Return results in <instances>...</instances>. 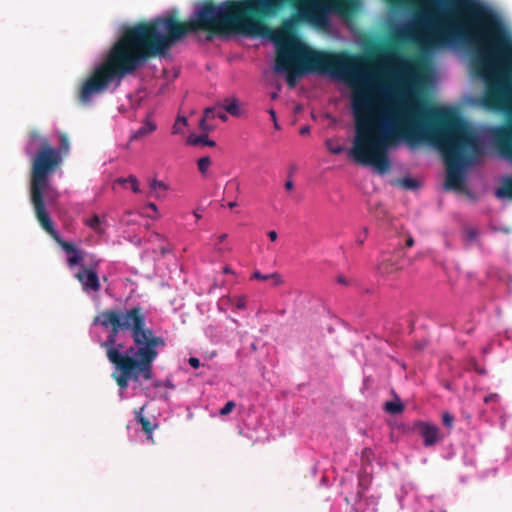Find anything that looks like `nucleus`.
<instances>
[{
    "mask_svg": "<svg viewBox=\"0 0 512 512\" xmlns=\"http://www.w3.org/2000/svg\"><path fill=\"white\" fill-rule=\"evenodd\" d=\"M372 108V98L368 93L353 95L352 112L356 123L349 156L357 163L373 167L379 174L388 171L390 160L387 152L391 146L401 142L415 146L425 138L428 133L426 116H433L443 122L440 128L433 131V136L446 165V189H457L464 181L465 169L470 164L465 150L482 154L488 141L499 145L491 136L495 128L482 133L460 118L447 119V109H429L421 105L381 111L376 123L377 136L373 138L371 121L365 116Z\"/></svg>",
    "mask_w": 512,
    "mask_h": 512,
    "instance_id": "nucleus-1",
    "label": "nucleus"
},
{
    "mask_svg": "<svg viewBox=\"0 0 512 512\" xmlns=\"http://www.w3.org/2000/svg\"><path fill=\"white\" fill-rule=\"evenodd\" d=\"M305 1L200 0L186 21L171 9L149 22L121 23L117 32H298V23L308 18Z\"/></svg>",
    "mask_w": 512,
    "mask_h": 512,
    "instance_id": "nucleus-2",
    "label": "nucleus"
},
{
    "mask_svg": "<svg viewBox=\"0 0 512 512\" xmlns=\"http://www.w3.org/2000/svg\"><path fill=\"white\" fill-rule=\"evenodd\" d=\"M90 336L106 350L115 367L113 377L121 397L129 386L137 389L153 378V363L166 347L148 309L140 304L100 312L92 322Z\"/></svg>",
    "mask_w": 512,
    "mask_h": 512,
    "instance_id": "nucleus-3",
    "label": "nucleus"
},
{
    "mask_svg": "<svg viewBox=\"0 0 512 512\" xmlns=\"http://www.w3.org/2000/svg\"><path fill=\"white\" fill-rule=\"evenodd\" d=\"M298 34H204L200 41L212 42L216 39L222 41L240 40L241 38L254 39L260 37L262 42L272 43L276 51L274 69L278 73L288 74L287 82L293 86L297 77L317 74L329 76L338 81H345L352 86L362 85L363 88L353 91L366 92L372 98L373 94L389 98L391 89L383 83L374 84L375 76L361 60L347 62L340 54H326L312 50L296 36Z\"/></svg>",
    "mask_w": 512,
    "mask_h": 512,
    "instance_id": "nucleus-4",
    "label": "nucleus"
},
{
    "mask_svg": "<svg viewBox=\"0 0 512 512\" xmlns=\"http://www.w3.org/2000/svg\"><path fill=\"white\" fill-rule=\"evenodd\" d=\"M392 5L411 2L403 27L377 32H512V21L483 0H387ZM350 32H366L351 25Z\"/></svg>",
    "mask_w": 512,
    "mask_h": 512,
    "instance_id": "nucleus-5",
    "label": "nucleus"
},
{
    "mask_svg": "<svg viewBox=\"0 0 512 512\" xmlns=\"http://www.w3.org/2000/svg\"><path fill=\"white\" fill-rule=\"evenodd\" d=\"M111 47L106 63L101 64L118 84L124 77L145 66L149 58H169L170 48L189 34H121Z\"/></svg>",
    "mask_w": 512,
    "mask_h": 512,
    "instance_id": "nucleus-6",
    "label": "nucleus"
},
{
    "mask_svg": "<svg viewBox=\"0 0 512 512\" xmlns=\"http://www.w3.org/2000/svg\"><path fill=\"white\" fill-rule=\"evenodd\" d=\"M70 143L64 134H60L59 146L53 147L49 139L36 131L29 133L24 152L31 161L29 183L30 202H48L58 204L59 190L53 185L51 178L63 163L68 154Z\"/></svg>",
    "mask_w": 512,
    "mask_h": 512,
    "instance_id": "nucleus-7",
    "label": "nucleus"
},
{
    "mask_svg": "<svg viewBox=\"0 0 512 512\" xmlns=\"http://www.w3.org/2000/svg\"><path fill=\"white\" fill-rule=\"evenodd\" d=\"M35 217L40 226L57 242L66 254V262L69 269L73 270L84 264L83 251L75 243L65 241L55 228L50 214L57 207V204H48V202L31 203Z\"/></svg>",
    "mask_w": 512,
    "mask_h": 512,
    "instance_id": "nucleus-8",
    "label": "nucleus"
},
{
    "mask_svg": "<svg viewBox=\"0 0 512 512\" xmlns=\"http://www.w3.org/2000/svg\"><path fill=\"white\" fill-rule=\"evenodd\" d=\"M380 61L385 66L394 67L397 85L403 93H409L421 82V76L409 58L395 52H386L381 55Z\"/></svg>",
    "mask_w": 512,
    "mask_h": 512,
    "instance_id": "nucleus-9",
    "label": "nucleus"
},
{
    "mask_svg": "<svg viewBox=\"0 0 512 512\" xmlns=\"http://www.w3.org/2000/svg\"><path fill=\"white\" fill-rule=\"evenodd\" d=\"M121 84L116 82V78L104 66L99 64L96 66L94 73L82 85L79 101L88 105L93 98L107 90L114 92Z\"/></svg>",
    "mask_w": 512,
    "mask_h": 512,
    "instance_id": "nucleus-10",
    "label": "nucleus"
},
{
    "mask_svg": "<svg viewBox=\"0 0 512 512\" xmlns=\"http://www.w3.org/2000/svg\"><path fill=\"white\" fill-rule=\"evenodd\" d=\"M99 261L91 262L86 265L85 263L78 267L74 273V277L81 284L84 293L94 297L101 289V283L98 276Z\"/></svg>",
    "mask_w": 512,
    "mask_h": 512,
    "instance_id": "nucleus-11",
    "label": "nucleus"
},
{
    "mask_svg": "<svg viewBox=\"0 0 512 512\" xmlns=\"http://www.w3.org/2000/svg\"><path fill=\"white\" fill-rule=\"evenodd\" d=\"M412 429L421 436L425 447L434 446L445 438V434L440 431L437 425L422 420L415 421Z\"/></svg>",
    "mask_w": 512,
    "mask_h": 512,
    "instance_id": "nucleus-12",
    "label": "nucleus"
},
{
    "mask_svg": "<svg viewBox=\"0 0 512 512\" xmlns=\"http://www.w3.org/2000/svg\"><path fill=\"white\" fill-rule=\"evenodd\" d=\"M341 18L353 22L361 11V0H329Z\"/></svg>",
    "mask_w": 512,
    "mask_h": 512,
    "instance_id": "nucleus-13",
    "label": "nucleus"
},
{
    "mask_svg": "<svg viewBox=\"0 0 512 512\" xmlns=\"http://www.w3.org/2000/svg\"><path fill=\"white\" fill-rule=\"evenodd\" d=\"M401 509L412 507L418 500V493L415 485L407 482L401 485L396 493Z\"/></svg>",
    "mask_w": 512,
    "mask_h": 512,
    "instance_id": "nucleus-14",
    "label": "nucleus"
},
{
    "mask_svg": "<svg viewBox=\"0 0 512 512\" xmlns=\"http://www.w3.org/2000/svg\"><path fill=\"white\" fill-rule=\"evenodd\" d=\"M405 260L400 259V254L391 255L390 253H383L379 264V271L381 273H392L396 270L404 268Z\"/></svg>",
    "mask_w": 512,
    "mask_h": 512,
    "instance_id": "nucleus-15",
    "label": "nucleus"
},
{
    "mask_svg": "<svg viewBox=\"0 0 512 512\" xmlns=\"http://www.w3.org/2000/svg\"><path fill=\"white\" fill-rule=\"evenodd\" d=\"M84 224L99 235H103L105 233V217H101L98 214H93L91 217L84 219Z\"/></svg>",
    "mask_w": 512,
    "mask_h": 512,
    "instance_id": "nucleus-16",
    "label": "nucleus"
},
{
    "mask_svg": "<svg viewBox=\"0 0 512 512\" xmlns=\"http://www.w3.org/2000/svg\"><path fill=\"white\" fill-rule=\"evenodd\" d=\"M156 128H157V125L155 124V122H153L149 118H146L145 121L143 122L142 126L139 127L137 130H135L132 133L131 140L141 139V138L145 137L146 135L155 131Z\"/></svg>",
    "mask_w": 512,
    "mask_h": 512,
    "instance_id": "nucleus-17",
    "label": "nucleus"
},
{
    "mask_svg": "<svg viewBox=\"0 0 512 512\" xmlns=\"http://www.w3.org/2000/svg\"><path fill=\"white\" fill-rule=\"evenodd\" d=\"M221 107L231 116L239 117L241 115L239 100L236 97L225 98Z\"/></svg>",
    "mask_w": 512,
    "mask_h": 512,
    "instance_id": "nucleus-18",
    "label": "nucleus"
},
{
    "mask_svg": "<svg viewBox=\"0 0 512 512\" xmlns=\"http://www.w3.org/2000/svg\"><path fill=\"white\" fill-rule=\"evenodd\" d=\"M143 410L144 407H141L139 410L135 411V420L142 426V429L148 435V437H151L156 425L143 416Z\"/></svg>",
    "mask_w": 512,
    "mask_h": 512,
    "instance_id": "nucleus-19",
    "label": "nucleus"
},
{
    "mask_svg": "<svg viewBox=\"0 0 512 512\" xmlns=\"http://www.w3.org/2000/svg\"><path fill=\"white\" fill-rule=\"evenodd\" d=\"M188 144L192 146H216V142L214 140L209 139L206 133L200 135H190L187 140Z\"/></svg>",
    "mask_w": 512,
    "mask_h": 512,
    "instance_id": "nucleus-20",
    "label": "nucleus"
},
{
    "mask_svg": "<svg viewBox=\"0 0 512 512\" xmlns=\"http://www.w3.org/2000/svg\"><path fill=\"white\" fill-rule=\"evenodd\" d=\"M251 278L255 279V280H260V281H266L268 279H273L275 286L281 285L283 282L281 279V276L276 272L271 273V274H262L260 271H254Z\"/></svg>",
    "mask_w": 512,
    "mask_h": 512,
    "instance_id": "nucleus-21",
    "label": "nucleus"
},
{
    "mask_svg": "<svg viewBox=\"0 0 512 512\" xmlns=\"http://www.w3.org/2000/svg\"><path fill=\"white\" fill-rule=\"evenodd\" d=\"M384 409L392 414V415H396V414H399V413H402L403 410H404V405L403 403L400 401L399 398H397L396 400H393V401H387L384 405Z\"/></svg>",
    "mask_w": 512,
    "mask_h": 512,
    "instance_id": "nucleus-22",
    "label": "nucleus"
},
{
    "mask_svg": "<svg viewBox=\"0 0 512 512\" xmlns=\"http://www.w3.org/2000/svg\"><path fill=\"white\" fill-rule=\"evenodd\" d=\"M188 121L184 116H178L175 120V123L172 126V134H181L183 133L184 128L187 126Z\"/></svg>",
    "mask_w": 512,
    "mask_h": 512,
    "instance_id": "nucleus-23",
    "label": "nucleus"
},
{
    "mask_svg": "<svg viewBox=\"0 0 512 512\" xmlns=\"http://www.w3.org/2000/svg\"><path fill=\"white\" fill-rule=\"evenodd\" d=\"M117 182L120 184L129 183L130 187L134 193H138L140 191L139 182H138L137 178L133 175H130L128 178H119L117 180Z\"/></svg>",
    "mask_w": 512,
    "mask_h": 512,
    "instance_id": "nucleus-24",
    "label": "nucleus"
},
{
    "mask_svg": "<svg viewBox=\"0 0 512 512\" xmlns=\"http://www.w3.org/2000/svg\"><path fill=\"white\" fill-rule=\"evenodd\" d=\"M464 240L467 243H473L478 238V230L474 227L467 226L464 228Z\"/></svg>",
    "mask_w": 512,
    "mask_h": 512,
    "instance_id": "nucleus-25",
    "label": "nucleus"
},
{
    "mask_svg": "<svg viewBox=\"0 0 512 512\" xmlns=\"http://www.w3.org/2000/svg\"><path fill=\"white\" fill-rule=\"evenodd\" d=\"M199 172L206 176L209 166L211 165V158L209 156H204L198 159L197 161Z\"/></svg>",
    "mask_w": 512,
    "mask_h": 512,
    "instance_id": "nucleus-26",
    "label": "nucleus"
},
{
    "mask_svg": "<svg viewBox=\"0 0 512 512\" xmlns=\"http://www.w3.org/2000/svg\"><path fill=\"white\" fill-rule=\"evenodd\" d=\"M400 183L405 189L408 190H415L420 186L419 181L412 177H404L400 180Z\"/></svg>",
    "mask_w": 512,
    "mask_h": 512,
    "instance_id": "nucleus-27",
    "label": "nucleus"
},
{
    "mask_svg": "<svg viewBox=\"0 0 512 512\" xmlns=\"http://www.w3.org/2000/svg\"><path fill=\"white\" fill-rule=\"evenodd\" d=\"M442 422H443V425L448 429V430H451L453 428V425H454V417L451 413L449 412H444L443 415H442Z\"/></svg>",
    "mask_w": 512,
    "mask_h": 512,
    "instance_id": "nucleus-28",
    "label": "nucleus"
},
{
    "mask_svg": "<svg viewBox=\"0 0 512 512\" xmlns=\"http://www.w3.org/2000/svg\"><path fill=\"white\" fill-rule=\"evenodd\" d=\"M236 407V403L232 400L226 402V404L220 409L219 414L221 416H226L230 414L234 408Z\"/></svg>",
    "mask_w": 512,
    "mask_h": 512,
    "instance_id": "nucleus-29",
    "label": "nucleus"
},
{
    "mask_svg": "<svg viewBox=\"0 0 512 512\" xmlns=\"http://www.w3.org/2000/svg\"><path fill=\"white\" fill-rule=\"evenodd\" d=\"M207 119H214L216 118V107H207L204 110V115Z\"/></svg>",
    "mask_w": 512,
    "mask_h": 512,
    "instance_id": "nucleus-30",
    "label": "nucleus"
},
{
    "mask_svg": "<svg viewBox=\"0 0 512 512\" xmlns=\"http://www.w3.org/2000/svg\"><path fill=\"white\" fill-rule=\"evenodd\" d=\"M150 188L152 190H157V189H163V190H166V185L162 182V181H158L156 179H153L150 183Z\"/></svg>",
    "mask_w": 512,
    "mask_h": 512,
    "instance_id": "nucleus-31",
    "label": "nucleus"
},
{
    "mask_svg": "<svg viewBox=\"0 0 512 512\" xmlns=\"http://www.w3.org/2000/svg\"><path fill=\"white\" fill-rule=\"evenodd\" d=\"M207 118L204 116L199 121V128L205 132L212 130V126L207 123Z\"/></svg>",
    "mask_w": 512,
    "mask_h": 512,
    "instance_id": "nucleus-32",
    "label": "nucleus"
},
{
    "mask_svg": "<svg viewBox=\"0 0 512 512\" xmlns=\"http://www.w3.org/2000/svg\"><path fill=\"white\" fill-rule=\"evenodd\" d=\"M367 235H368V228H367V227H365V228L363 229V232H362V233H360V234L357 236V238H356V243H357L358 245H362V244L365 242V240H366V238H367Z\"/></svg>",
    "mask_w": 512,
    "mask_h": 512,
    "instance_id": "nucleus-33",
    "label": "nucleus"
},
{
    "mask_svg": "<svg viewBox=\"0 0 512 512\" xmlns=\"http://www.w3.org/2000/svg\"><path fill=\"white\" fill-rule=\"evenodd\" d=\"M327 146H328V150L332 153V154H335V155H338L340 153H342L344 151V147L341 146V145H337V146H330L329 145V141L327 142Z\"/></svg>",
    "mask_w": 512,
    "mask_h": 512,
    "instance_id": "nucleus-34",
    "label": "nucleus"
},
{
    "mask_svg": "<svg viewBox=\"0 0 512 512\" xmlns=\"http://www.w3.org/2000/svg\"><path fill=\"white\" fill-rule=\"evenodd\" d=\"M188 363L194 369H198L201 366V362L197 357H190Z\"/></svg>",
    "mask_w": 512,
    "mask_h": 512,
    "instance_id": "nucleus-35",
    "label": "nucleus"
},
{
    "mask_svg": "<svg viewBox=\"0 0 512 512\" xmlns=\"http://www.w3.org/2000/svg\"><path fill=\"white\" fill-rule=\"evenodd\" d=\"M227 237H228V235H227V234H222V235H220V236L218 237V240H219V241H218V243H216L215 245H216V247H217V249H218L219 251H224V250H225V248L221 247L220 245H221L222 243H224V241L227 239Z\"/></svg>",
    "mask_w": 512,
    "mask_h": 512,
    "instance_id": "nucleus-36",
    "label": "nucleus"
},
{
    "mask_svg": "<svg viewBox=\"0 0 512 512\" xmlns=\"http://www.w3.org/2000/svg\"><path fill=\"white\" fill-rule=\"evenodd\" d=\"M227 112L219 110L216 108V118H219L223 122L227 121L228 117L226 115Z\"/></svg>",
    "mask_w": 512,
    "mask_h": 512,
    "instance_id": "nucleus-37",
    "label": "nucleus"
},
{
    "mask_svg": "<svg viewBox=\"0 0 512 512\" xmlns=\"http://www.w3.org/2000/svg\"><path fill=\"white\" fill-rule=\"evenodd\" d=\"M228 186L229 187H234L235 188V191L236 193H239L240 192V184L237 180L235 179H232L228 182Z\"/></svg>",
    "mask_w": 512,
    "mask_h": 512,
    "instance_id": "nucleus-38",
    "label": "nucleus"
},
{
    "mask_svg": "<svg viewBox=\"0 0 512 512\" xmlns=\"http://www.w3.org/2000/svg\"><path fill=\"white\" fill-rule=\"evenodd\" d=\"M498 397H499V396H498V394H496V393H490V394H488L487 396H485V398H484V402H485V403H489V402H491V401H496V400L498 399Z\"/></svg>",
    "mask_w": 512,
    "mask_h": 512,
    "instance_id": "nucleus-39",
    "label": "nucleus"
},
{
    "mask_svg": "<svg viewBox=\"0 0 512 512\" xmlns=\"http://www.w3.org/2000/svg\"><path fill=\"white\" fill-rule=\"evenodd\" d=\"M336 280H337V283L344 285V286H347L349 284L348 279L346 277H344L343 275H338Z\"/></svg>",
    "mask_w": 512,
    "mask_h": 512,
    "instance_id": "nucleus-40",
    "label": "nucleus"
},
{
    "mask_svg": "<svg viewBox=\"0 0 512 512\" xmlns=\"http://www.w3.org/2000/svg\"><path fill=\"white\" fill-rule=\"evenodd\" d=\"M299 133L302 136L308 135L310 133V126H308V125L302 126L299 130Z\"/></svg>",
    "mask_w": 512,
    "mask_h": 512,
    "instance_id": "nucleus-41",
    "label": "nucleus"
},
{
    "mask_svg": "<svg viewBox=\"0 0 512 512\" xmlns=\"http://www.w3.org/2000/svg\"><path fill=\"white\" fill-rule=\"evenodd\" d=\"M267 235H268V237H269V239H270L271 241H276V240H277V238H278V234H277V232H276L275 230H271V231H269V232L267 233Z\"/></svg>",
    "mask_w": 512,
    "mask_h": 512,
    "instance_id": "nucleus-42",
    "label": "nucleus"
},
{
    "mask_svg": "<svg viewBox=\"0 0 512 512\" xmlns=\"http://www.w3.org/2000/svg\"><path fill=\"white\" fill-rule=\"evenodd\" d=\"M294 187V182L291 178H288L287 181L285 182V189L286 190H292Z\"/></svg>",
    "mask_w": 512,
    "mask_h": 512,
    "instance_id": "nucleus-43",
    "label": "nucleus"
},
{
    "mask_svg": "<svg viewBox=\"0 0 512 512\" xmlns=\"http://www.w3.org/2000/svg\"><path fill=\"white\" fill-rule=\"evenodd\" d=\"M236 307L238 309H244L246 307L245 300L244 299H239L237 301Z\"/></svg>",
    "mask_w": 512,
    "mask_h": 512,
    "instance_id": "nucleus-44",
    "label": "nucleus"
},
{
    "mask_svg": "<svg viewBox=\"0 0 512 512\" xmlns=\"http://www.w3.org/2000/svg\"><path fill=\"white\" fill-rule=\"evenodd\" d=\"M267 112L269 113L271 120L275 121V119L277 118L275 110L273 108H270L267 110Z\"/></svg>",
    "mask_w": 512,
    "mask_h": 512,
    "instance_id": "nucleus-45",
    "label": "nucleus"
},
{
    "mask_svg": "<svg viewBox=\"0 0 512 512\" xmlns=\"http://www.w3.org/2000/svg\"><path fill=\"white\" fill-rule=\"evenodd\" d=\"M413 245H414V239L411 236H409L406 240V246L412 247Z\"/></svg>",
    "mask_w": 512,
    "mask_h": 512,
    "instance_id": "nucleus-46",
    "label": "nucleus"
},
{
    "mask_svg": "<svg viewBox=\"0 0 512 512\" xmlns=\"http://www.w3.org/2000/svg\"><path fill=\"white\" fill-rule=\"evenodd\" d=\"M227 206H228L230 209H232V208H234V207H236V206H237V202H236V201L228 202Z\"/></svg>",
    "mask_w": 512,
    "mask_h": 512,
    "instance_id": "nucleus-47",
    "label": "nucleus"
},
{
    "mask_svg": "<svg viewBox=\"0 0 512 512\" xmlns=\"http://www.w3.org/2000/svg\"><path fill=\"white\" fill-rule=\"evenodd\" d=\"M294 170H295V167H291L290 171H289V175H288V178H291L292 179V175L294 173Z\"/></svg>",
    "mask_w": 512,
    "mask_h": 512,
    "instance_id": "nucleus-48",
    "label": "nucleus"
},
{
    "mask_svg": "<svg viewBox=\"0 0 512 512\" xmlns=\"http://www.w3.org/2000/svg\"><path fill=\"white\" fill-rule=\"evenodd\" d=\"M294 170H295V167H291L290 171H289V175H288V178H291L292 179V175L294 173Z\"/></svg>",
    "mask_w": 512,
    "mask_h": 512,
    "instance_id": "nucleus-49",
    "label": "nucleus"
},
{
    "mask_svg": "<svg viewBox=\"0 0 512 512\" xmlns=\"http://www.w3.org/2000/svg\"><path fill=\"white\" fill-rule=\"evenodd\" d=\"M193 215L195 216L196 220H199L202 217L197 211H194Z\"/></svg>",
    "mask_w": 512,
    "mask_h": 512,
    "instance_id": "nucleus-50",
    "label": "nucleus"
},
{
    "mask_svg": "<svg viewBox=\"0 0 512 512\" xmlns=\"http://www.w3.org/2000/svg\"><path fill=\"white\" fill-rule=\"evenodd\" d=\"M273 123H274V128L275 129H280V126L278 124L277 118L275 119V121H273Z\"/></svg>",
    "mask_w": 512,
    "mask_h": 512,
    "instance_id": "nucleus-51",
    "label": "nucleus"
},
{
    "mask_svg": "<svg viewBox=\"0 0 512 512\" xmlns=\"http://www.w3.org/2000/svg\"><path fill=\"white\" fill-rule=\"evenodd\" d=\"M331 35H332V36H334V37H335V38H337V39H340V38H341V37H340V36H341V34L334 33V34H331Z\"/></svg>",
    "mask_w": 512,
    "mask_h": 512,
    "instance_id": "nucleus-52",
    "label": "nucleus"
},
{
    "mask_svg": "<svg viewBox=\"0 0 512 512\" xmlns=\"http://www.w3.org/2000/svg\"><path fill=\"white\" fill-rule=\"evenodd\" d=\"M272 99H275L277 98V93H273L272 96H271Z\"/></svg>",
    "mask_w": 512,
    "mask_h": 512,
    "instance_id": "nucleus-53",
    "label": "nucleus"
},
{
    "mask_svg": "<svg viewBox=\"0 0 512 512\" xmlns=\"http://www.w3.org/2000/svg\"><path fill=\"white\" fill-rule=\"evenodd\" d=\"M150 207L156 210V205L154 203H151Z\"/></svg>",
    "mask_w": 512,
    "mask_h": 512,
    "instance_id": "nucleus-54",
    "label": "nucleus"
},
{
    "mask_svg": "<svg viewBox=\"0 0 512 512\" xmlns=\"http://www.w3.org/2000/svg\"><path fill=\"white\" fill-rule=\"evenodd\" d=\"M166 387H171V388H172V387H174V386H173V384H171L170 382H168V383L166 384Z\"/></svg>",
    "mask_w": 512,
    "mask_h": 512,
    "instance_id": "nucleus-55",
    "label": "nucleus"
},
{
    "mask_svg": "<svg viewBox=\"0 0 512 512\" xmlns=\"http://www.w3.org/2000/svg\"><path fill=\"white\" fill-rule=\"evenodd\" d=\"M224 272H225V273L230 272L229 268L225 267V268H224Z\"/></svg>",
    "mask_w": 512,
    "mask_h": 512,
    "instance_id": "nucleus-56",
    "label": "nucleus"
},
{
    "mask_svg": "<svg viewBox=\"0 0 512 512\" xmlns=\"http://www.w3.org/2000/svg\"><path fill=\"white\" fill-rule=\"evenodd\" d=\"M368 380H369V378L364 379V385L368 384Z\"/></svg>",
    "mask_w": 512,
    "mask_h": 512,
    "instance_id": "nucleus-57",
    "label": "nucleus"
}]
</instances>
